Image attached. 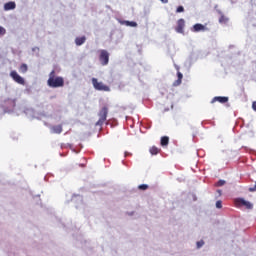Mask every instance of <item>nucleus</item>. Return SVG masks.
I'll return each mask as SVG.
<instances>
[{"mask_svg":"<svg viewBox=\"0 0 256 256\" xmlns=\"http://www.w3.org/2000/svg\"><path fill=\"white\" fill-rule=\"evenodd\" d=\"M252 108H253L254 111H256V102L252 103Z\"/></svg>","mask_w":256,"mask_h":256,"instance_id":"25","label":"nucleus"},{"mask_svg":"<svg viewBox=\"0 0 256 256\" xmlns=\"http://www.w3.org/2000/svg\"><path fill=\"white\" fill-rule=\"evenodd\" d=\"M205 245V242L203 240L197 242V249H201V247Z\"/></svg>","mask_w":256,"mask_h":256,"instance_id":"23","label":"nucleus"},{"mask_svg":"<svg viewBox=\"0 0 256 256\" xmlns=\"http://www.w3.org/2000/svg\"><path fill=\"white\" fill-rule=\"evenodd\" d=\"M160 143L162 147H167V145H169V137L167 136L162 137Z\"/></svg>","mask_w":256,"mask_h":256,"instance_id":"15","label":"nucleus"},{"mask_svg":"<svg viewBox=\"0 0 256 256\" xmlns=\"http://www.w3.org/2000/svg\"><path fill=\"white\" fill-rule=\"evenodd\" d=\"M92 85L94 89H96V91H106V92L111 91V88H109V86L103 84V82H99L97 78H92Z\"/></svg>","mask_w":256,"mask_h":256,"instance_id":"3","label":"nucleus"},{"mask_svg":"<svg viewBox=\"0 0 256 256\" xmlns=\"http://www.w3.org/2000/svg\"><path fill=\"white\" fill-rule=\"evenodd\" d=\"M99 61L101 65H109V52L107 50H100Z\"/></svg>","mask_w":256,"mask_h":256,"instance_id":"4","label":"nucleus"},{"mask_svg":"<svg viewBox=\"0 0 256 256\" xmlns=\"http://www.w3.org/2000/svg\"><path fill=\"white\" fill-rule=\"evenodd\" d=\"M219 195H221V190H218Z\"/></svg>","mask_w":256,"mask_h":256,"instance_id":"28","label":"nucleus"},{"mask_svg":"<svg viewBox=\"0 0 256 256\" xmlns=\"http://www.w3.org/2000/svg\"><path fill=\"white\" fill-rule=\"evenodd\" d=\"M185 11V8L183 6H178L176 9V13H183Z\"/></svg>","mask_w":256,"mask_h":256,"instance_id":"22","label":"nucleus"},{"mask_svg":"<svg viewBox=\"0 0 256 256\" xmlns=\"http://www.w3.org/2000/svg\"><path fill=\"white\" fill-rule=\"evenodd\" d=\"M85 41H87V38H86L85 36L77 37V38L75 39V43H76V45H78V46L83 45V43H85Z\"/></svg>","mask_w":256,"mask_h":256,"instance_id":"13","label":"nucleus"},{"mask_svg":"<svg viewBox=\"0 0 256 256\" xmlns=\"http://www.w3.org/2000/svg\"><path fill=\"white\" fill-rule=\"evenodd\" d=\"M163 3H169V0H160Z\"/></svg>","mask_w":256,"mask_h":256,"instance_id":"26","label":"nucleus"},{"mask_svg":"<svg viewBox=\"0 0 256 256\" xmlns=\"http://www.w3.org/2000/svg\"><path fill=\"white\" fill-rule=\"evenodd\" d=\"M223 185H225V180H219L217 182V187H223Z\"/></svg>","mask_w":256,"mask_h":256,"instance_id":"24","label":"nucleus"},{"mask_svg":"<svg viewBox=\"0 0 256 256\" xmlns=\"http://www.w3.org/2000/svg\"><path fill=\"white\" fill-rule=\"evenodd\" d=\"M107 115H109V107L103 106L98 113L99 120L96 122L95 126L103 127V124L107 121Z\"/></svg>","mask_w":256,"mask_h":256,"instance_id":"2","label":"nucleus"},{"mask_svg":"<svg viewBox=\"0 0 256 256\" xmlns=\"http://www.w3.org/2000/svg\"><path fill=\"white\" fill-rule=\"evenodd\" d=\"M138 189H140L141 191H147V189H149V185L147 184L139 185Z\"/></svg>","mask_w":256,"mask_h":256,"instance_id":"18","label":"nucleus"},{"mask_svg":"<svg viewBox=\"0 0 256 256\" xmlns=\"http://www.w3.org/2000/svg\"><path fill=\"white\" fill-rule=\"evenodd\" d=\"M51 132L55 133L56 135H61V133H63V126L62 125L52 126Z\"/></svg>","mask_w":256,"mask_h":256,"instance_id":"10","label":"nucleus"},{"mask_svg":"<svg viewBox=\"0 0 256 256\" xmlns=\"http://www.w3.org/2000/svg\"><path fill=\"white\" fill-rule=\"evenodd\" d=\"M149 152L151 153V155H159V153H161V148L152 146L150 147Z\"/></svg>","mask_w":256,"mask_h":256,"instance_id":"12","label":"nucleus"},{"mask_svg":"<svg viewBox=\"0 0 256 256\" xmlns=\"http://www.w3.org/2000/svg\"><path fill=\"white\" fill-rule=\"evenodd\" d=\"M192 31L194 33H199V31H207V27H205L203 24H195L192 28Z\"/></svg>","mask_w":256,"mask_h":256,"instance_id":"9","label":"nucleus"},{"mask_svg":"<svg viewBox=\"0 0 256 256\" xmlns=\"http://www.w3.org/2000/svg\"><path fill=\"white\" fill-rule=\"evenodd\" d=\"M229 21V18H227L225 15H221L220 18H219V23H228Z\"/></svg>","mask_w":256,"mask_h":256,"instance_id":"17","label":"nucleus"},{"mask_svg":"<svg viewBox=\"0 0 256 256\" xmlns=\"http://www.w3.org/2000/svg\"><path fill=\"white\" fill-rule=\"evenodd\" d=\"M19 71L20 73H26L27 71H29V67L27 66V64H22L19 67Z\"/></svg>","mask_w":256,"mask_h":256,"instance_id":"16","label":"nucleus"},{"mask_svg":"<svg viewBox=\"0 0 256 256\" xmlns=\"http://www.w3.org/2000/svg\"><path fill=\"white\" fill-rule=\"evenodd\" d=\"M235 205H236V207H246V209H253V205L251 204V202H249L243 198L236 199Z\"/></svg>","mask_w":256,"mask_h":256,"instance_id":"5","label":"nucleus"},{"mask_svg":"<svg viewBox=\"0 0 256 256\" xmlns=\"http://www.w3.org/2000/svg\"><path fill=\"white\" fill-rule=\"evenodd\" d=\"M15 7H17V5L15 4V2H7V3L4 5V10H5V11H11V10L15 9Z\"/></svg>","mask_w":256,"mask_h":256,"instance_id":"11","label":"nucleus"},{"mask_svg":"<svg viewBox=\"0 0 256 256\" xmlns=\"http://www.w3.org/2000/svg\"><path fill=\"white\" fill-rule=\"evenodd\" d=\"M48 87H51L52 89H58L59 87L65 86V79L61 76L55 75V70H52L49 74V78L47 80Z\"/></svg>","mask_w":256,"mask_h":256,"instance_id":"1","label":"nucleus"},{"mask_svg":"<svg viewBox=\"0 0 256 256\" xmlns=\"http://www.w3.org/2000/svg\"><path fill=\"white\" fill-rule=\"evenodd\" d=\"M185 19L183 18H180L178 21H177V26L175 27V31L176 33H185Z\"/></svg>","mask_w":256,"mask_h":256,"instance_id":"7","label":"nucleus"},{"mask_svg":"<svg viewBox=\"0 0 256 256\" xmlns=\"http://www.w3.org/2000/svg\"><path fill=\"white\" fill-rule=\"evenodd\" d=\"M223 207V202L221 201V200H218L217 202H216V208L217 209H221Z\"/></svg>","mask_w":256,"mask_h":256,"instance_id":"21","label":"nucleus"},{"mask_svg":"<svg viewBox=\"0 0 256 256\" xmlns=\"http://www.w3.org/2000/svg\"><path fill=\"white\" fill-rule=\"evenodd\" d=\"M10 77L13 79V81H15V83H18V85H25V79L21 77V75H19L17 71H11Z\"/></svg>","mask_w":256,"mask_h":256,"instance_id":"6","label":"nucleus"},{"mask_svg":"<svg viewBox=\"0 0 256 256\" xmlns=\"http://www.w3.org/2000/svg\"><path fill=\"white\" fill-rule=\"evenodd\" d=\"M177 81L174 82V85H181V81H183V74L181 72H177Z\"/></svg>","mask_w":256,"mask_h":256,"instance_id":"14","label":"nucleus"},{"mask_svg":"<svg viewBox=\"0 0 256 256\" xmlns=\"http://www.w3.org/2000/svg\"><path fill=\"white\" fill-rule=\"evenodd\" d=\"M5 33H7V30H5L4 27L0 26V37H3V35H5Z\"/></svg>","mask_w":256,"mask_h":256,"instance_id":"20","label":"nucleus"},{"mask_svg":"<svg viewBox=\"0 0 256 256\" xmlns=\"http://www.w3.org/2000/svg\"><path fill=\"white\" fill-rule=\"evenodd\" d=\"M217 102L222 103V104L228 103L229 102V97H227V96H216L211 100V103H217Z\"/></svg>","mask_w":256,"mask_h":256,"instance_id":"8","label":"nucleus"},{"mask_svg":"<svg viewBox=\"0 0 256 256\" xmlns=\"http://www.w3.org/2000/svg\"><path fill=\"white\" fill-rule=\"evenodd\" d=\"M128 155H131V153L125 152V157H127Z\"/></svg>","mask_w":256,"mask_h":256,"instance_id":"27","label":"nucleus"},{"mask_svg":"<svg viewBox=\"0 0 256 256\" xmlns=\"http://www.w3.org/2000/svg\"><path fill=\"white\" fill-rule=\"evenodd\" d=\"M126 25H128L129 27H137V22L126 21Z\"/></svg>","mask_w":256,"mask_h":256,"instance_id":"19","label":"nucleus"}]
</instances>
